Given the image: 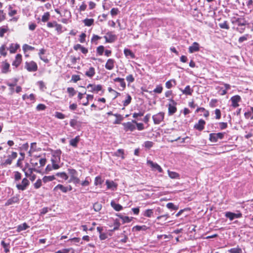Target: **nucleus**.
<instances>
[{
	"label": "nucleus",
	"mask_w": 253,
	"mask_h": 253,
	"mask_svg": "<svg viewBox=\"0 0 253 253\" xmlns=\"http://www.w3.org/2000/svg\"><path fill=\"white\" fill-rule=\"evenodd\" d=\"M69 174L70 176V178L69 180V182H73L75 184H78L80 183V180L77 177V172L75 169H69Z\"/></svg>",
	"instance_id": "obj_1"
},
{
	"label": "nucleus",
	"mask_w": 253,
	"mask_h": 253,
	"mask_svg": "<svg viewBox=\"0 0 253 253\" xmlns=\"http://www.w3.org/2000/svg\"><path fill=\"white\" fill-rule=\"evenodd\" d=\"M25 68L29 72H35L38 70V66L36 62L31 61L25 63Z\"/></svg>",
	"instance_id": "obj_2"
},
{
	"label": "nucleus",
	"mask_w": 253,
	"mask_h": 253,
	"mask_svg": "<svg viewBox=\"0 0 253 253\" xmlns=\"http://www.w3.org/2000/svg\"><path fill=\"white\" fill-rule=\"evenodd\" d=\"M29 183V180L26 178H24L22 179L21 183L16 184V187L18 190L24 191L26 189Z\"/></svg>",
	"instance_id": "obj_3"
},
{
	"label": "nucleus",
	"mask_w": 253,
	"mask_h": 253,
	"mask_svg": "<svg viewBox=\"0 0 253 253\" xmlns=\"http://www.w3.org/2000/svg\"><path fill=\"white\" fill-rule=\"evenodd\" d=\"M165 114L163 112H160L152 117L155 124L158 125L162 122L164 118Z\"/></svg>",
	"instance_id": "obj_4"
},
{
	"label": "nucleus",
	"mask_w": 253,
	"mask_h": 253,
	"mask_svg": "<svg viewBox=\"0 0 253 253\" xmlns=\"http://www.w3.org/2000/svg\"><path fill=\"white\" fill-rule=\"evenodd\" d=\"M224 136V133L219 132L217 133H212L210 134V140L213 142H216L218 139H221Z\"/></svg>",
	"instance_id": "obj_5"
},
{
	"label": "nucleus",
	"mask_w": 253,
	"mask_h": 253,
	"mask_svg": "<svg viewBox=\"0 0 253 253\" xmlns=\"http://www.w3.org/2000/svg\"><path fill=\"white\" fill-rule=\"evenodd\" d=\"M170 103L169 104L168 112L169 115H172L175 113L177 110L175 107L176 103L172 99L170 100Z\"/></svg>",
	"instance_id": "obj_6"
},
{
	"label": "nucleus",
	"mask_w": 253,
	"mask_h": 253,
	"mask_svg": "<svg viewBox=\"0 0 253 253\" xmlns=\"http://www.w3.org/2000/svg\"><path fill=\"white\" fill-rule=\"evenodd\" d=\"M147 164L152 169V170H157L159 172H162L163 169L157 163L153 162L151 160H147Z\"/></svg>",
	"instance_id": "obj_7"
},
{
	"label": "nucleus",
	"mask_w": 253,
	"mask_h": 253,
	"mask_svg": "<svg viewBox=\"0 0 253 253\" xmlns=\"http://www.w3.org/2000/svg\"><path fill=\"white\" fill-rule=\"evenodd\" d=\"M104 38L107 42H113L116 39V36L111 32L107 33Z\"/></svg>",
	"instance_id": "obj_8"
},
{
	"label": "nucleus",
	"mask_w": 253,
	"mask_h": 253,
	"mask_svg": "<svg viewBox=\"0 0 253 253\" xmlns=\"http://www.w3.org/2000/svg\"><path fill=\"white\" fill-rule=\"evenodd\" d=\"M19 196L16 195L9 199L5 204V206H8L15 203H17L19 201Z\"/></svg>",
	"instance_id": "obj_9"
},
{
	"label": "nucleus",
	"mask_w": 253,
	"mask_h": 253,
	"mask_svg": "<svg viewBox=\"0 0 253 253\" xmlns=\"http://www.w3.org/2000/svg\"><path fill=\"white\" fill-rule=\"evenodd\" d=\"M241 100V97L239 95H235L231 98L232 106L236 108L239 106L238 102Z\"/></svg>",
	"instance_id": "obj_10"
},
{
	"label": "nucleus",
	"mask_w": 253,
	"mask_h": 253,
	"mask_svg": "<svg viewBox=\"0 0 253 253\" xmlns=\"http://www.w3.org/2000/svg\"><path fill=\"white\" fill-rule=\"evenodd\" d=\"M132 123V122H127L123 124L126 131L128 130L133 131L135 129V126Z\"/></svg>",
	"instance_id": "obj_11"
},
{
	"label": "nucleus",
	"mask_w": 253,
	"mask_h": 253,
	"mask_svg": "<svg viewBox=\"0 0 253 253\" xmlns=\"http://www.w3.org/2000/svg\"><path fill=\"white\" fill-rule=\"evenodd\" d=\"M205 121L202 119L199 121L197 124L194 125V128L199 131L202 130L204 128V125H205Z\"/></svg>",
	"instance_id": "obj_12"
},
{
	"label": "nucleus",
	"mask_w": 253,
	"mask_h": 253,
	"mask_svg": "<svg viewBox=\"0 0 253 253\" xmlns=\"http://www.w3.org/2000/svg\"><path fill=\"white\" fill-rule=\"evenodd\" d=\"M87 88L88 89H90V91H96L97 92H98L99 91L101 90L102 86L100 84L96 85H93V84H89L87 86Z\"/></svg>",
	"instance_id": "obj_13"
},
{
	"label": "nucleus",
	"mask_w": 253,
	"mask_h": 253,
	"mask_svg": "<svg viewBox=\"0 0 253 253\" xmlns=\"http://www.w3.org/2000/svg\"><path fill=\"white\" fill-rule=\"evenodd\" d=\"M114 60L112 59H109L105 65V68L109 70H112L114 67Z\"/></svg>",
	"instance_id": "obj_14"
},
{
	"label": "nucleus",
	"mask_w": 253,
	"mask_h": 253,
	"mask_svg": "<svg viewBox=\"0 0 253 253\" xmlns=\"http://www.w3.org/2000/svg\"><path fill=\"white\" fill-rule=\"evenodd\" d=\"M22 61V55L20 54L16 55L15 60L12 62V65L15 67L18 66Z\"/></svg>",
	"instance_id": "obj_15"
},
{
	"label": "nucleus",
	"mask_w": 253,
	"mask_h": 253,
	"mask_svg": "<svg viewBox=\"0 0 253 253\" xmlns=\"http://www.w3.org/2000/svg\"><path fill=\"white\" fill-rule=\"evenodd\" d=\"M183 94L185 95H191L193 89L191 88L190 85H187L184 89H180Z\"/></svg>",
	"instance_id": "obj_16"
},
{
	"label": "nucleus",
	"mask_w": 253,
	"mask_h": 253,
	"mask_svg": "<svg viewBox=\"0 0 253 253\" xmlns=\"http://www.w3.org/2000/svg\"><path fill=\"white\" fill-rule=\"evenodd\" d=\"M199 50V44L196 42H194L192 45L190 46L189 47V51L190 53H193L194 52L198 51Z\"/></svg>",
	"instance_id": "obj_17"
},
{
	"label": "nucleus",
	"mask_w": 253,
	"mask_h": 253,
	"mask_svg": "<svg viewBox=\"0 0 253 253\" xmlns=\"http://www.w3.org/2000/svg\"><path fill=\"white\" fill-rule=\"evenodd\" d=\"M114 82H119L121 87L122 88L121 90H124L126 88V83L123 78H117L114 79Z\"/></svg>",
	"instance_id": "obj_18"
},
{
	"label": "nucleus",
	"mask_w": 253,
	"mask_h": 253,
	"mask_svg": "<svg viewBox=\"0 0 253 253\" xmlns=\"http://www.w3.org/2000/svg\"><path fill=\"white\" fill-rule=\"evenodd\" d=\"M80 140V138L79 136H77L75 138L72 139L70 141V145L76 147L77 146V144Z\"/></svg>",
	"instance_id": "obj_19"
},
{
	"label": "nucleus",
	"mask_w": 253,
	"mask_h": 253,
	"mask_svg": "<svg viewBox=\"0 0 253 253\" xmlns=\"http://www.w3.org/2000/svg\"><path fill=\"white\" fill-rule=\"evenodd\" d=\"M45 50L43 49V48H42V49L40 50V52L39 53V55L40 56V59L44 61L45 63H48L49 62L48 59L46 57L42 56V55L44 54L45 53Z\"/></svg>",
	"instance_id": "obj_20"
},
{
	"label": "nucleus",
	"mask_w": 253,
	"mask_h": 253,
	"mask_svg": "<svg viewBox=\"0 0 253 253\" xmlns=\"http://www.w3.org/2000/svg\"><path fill=\"white\" fill-rule=\"evenodd\" d=\"M111 205L116 211H120L123 209V207L121 205L115 203L114 201L111 202Z\"/></svg>",
	"instance_id": "obj_21"
},
{
	"label": "nucleus",
	"mask_w": 253,
	"mask_h": 253,
	"mask_svg": "<svg viewBox=\"0 0 253 253\" xmlns=\"http://www.w3.org/2000/svg\"><path fill=\"white\" fill-rule=\"evenodd\" d=\"M106 184L108 189H114L117 187V185L113 181H110L107 180L106 181Z\"/></svg>",
	"instance_id": "obj_22"
},
{
	"label": "nucleus",
	"mask_w": 253,
	"mask_h": 253,
	"mask_svg": "<svg viewBox=\"0 0 253 253\" xmlns=\"http://www.w3.org/2000/svg\"><path fill=\"white\" fill-rule=\"evenodd\" d=\"M60 189L63 192L66 193L68 191V188L67 187H65L61 184H58L54 189V190Z\"/></svg>",
	"instance_id": "obj_23"
},
{
	"label": "nucleus",
	"mask_w": 253,
	"mask_h": 253,
	"mask_svg": "<svg viewBox=\"0 0 253 253\" xmlns=\"http://www.w3.org/2000/svg\"><path fill=\"white\" fill-rule=\"evenodd\" d=\"M85 75L88 77L91 78L95 74V69L93 67H90L89 70L85 72Z\"/></svg>",
	"instance_id": "obj_24"
},
{
	"label": "nucleus",
	"mask_w": 253,
	"mask_h": 253,
	"mask_svg": "<svg viewBox=\"0 0 253 253\" xmlns=\"http://www.w3.org/2000/svg\"><path fill=\"white\" fill-rule=\"evenodd\" d=\"M168 172L169 176L171 178H173V179L177 178H179V174L175 172L171 171L169 170H168Z\"/></svg>",
	"instance_id": "obj_25"
},
{
	"label": "nucleus",
	"mask_w": 253,
	"mask_h": 253,
	"mask_svg": "<svg viewBox=\"0 0 253 253\" xmlns=\"http://www.w3.org/2000/svg\"><path fill=\"white\" fill-rule=\"evenodd\" d=\"M29 226L26 223H24L21 225H19L17 227V231L20 232L27 229Z\"/></svg>",
	"instance_id": "obj_26"
},
{
	"label": "nucleus",
	"mask_w": 253,
	"mask_h": 253,
	"mask_svg": "<svg viewBox=\"0 0 253 253\" xmlns=\"http://www.w3.org/2000/svg\"><path fill=\"white\" fill-rule=\"evenodd\" d=\"M131 101V97L130 95L128 94H127L126 95V99L123 101V105L124 106H127L128 105H129Z\"/></svg>",
	"instance_id": "obj_27"
},
{
	"label": "nucleus",
	"mask_w": 253,
	"mask_h": 253,
	"mask_svg": "<svg viewBox=\"0 0 253 253\" xmlns=\"http://www.w3.org/2000/svg\"><path fill=\"white\" fill-rule=\"evenodd\" d=\"M9 66V64L6 62H3L2 69V72L3 73H6L8 71Z\"/></svg>",
	"instance_id": "obj_28"
},
{
	"label": "nucleus",
	"mask_w": 253,
	"mask_h": 253,
	"mask_svg": "<svg viewBox=\"0 0 253 253\" xmlns=\"http://www.w3.org/2000/svg\"><path fill=\"white\" fill-rule=\"evenodd\" d=\"M114 116L117 118V119L115 121L114 124H120L121 122L123 120V117L120 114H114Z\"/></svg>",
	"instance_id": "obj_29"
},
{
	"label": "nucleus",
	"mask_w": 253,
	"mask_h": 253,
	"mask_svg": "<svg viewBox=\"0 0 253 253\" xmlns=\"http://www.w3.org/2000/svg\"><path fill=\"white\" fill-rule=\"evenodd\" d=\"M124 54L126 56H130L131 58H134V54L128 49H124Z\"/></svg>",
	"instance_id": "obj_30"
},
{
	"label": "nucleus",
	"mask_w": 253,
	"mask_h": 253,
	"mask_svg": "<svg viewBox=\"0 0 253 253\" xmlns=\"http://www.w3.org/2000/svg\"><path fill=\"white\" fill-rule=\"evenodd\" d=\"M55 179V178L54 175L48 176H45L43 177L42 180L44 183H46L48 181H52Z\"/></svg>",
	"instance_id": "obj_31"
},
{
	"label": "nucleus",
	"mask_w": 253,
	"mask_h": 253,
	"mask_svg": "<svg viewBox=\"0 0 253 253\" xmlns=\"http://www.w3.org/2000/svg\"><path fill=\"white\" fill-rule=\"evenodd\" d=\"M56 175L58 177H60V178H61L62 179H64V180H67L68 178V175L64 172H58L56 174Z\"/></svg>",
	"instance_id": "obj_32"
},
{
	"label": "nucleus",
	"mask_w": 253,
	"mask_h": 253,
	"mask_svg": "<svg viewBox=\"0 0 253 253\" xmlns=\"http://www.w3.org/2000/svg\"><path fill=\"white\" fill-rule=\"evenodd\" d=\"M94 22L93 19H85L84 20V23L85 26H91Z\"/></svg>",
	"instance_id": "obj_33"
},
{
	"label": "nucleus",
	"mask_w": 253,
	"mask_h": 253,
	"mask_svg": "<svg viewBox=\"0 0 253 253\" xmlns=\"http://www.w3.org/2000/svg\"><path fill=\"white\" fill-rule=\"evenodd\" d=\"M1 245H2V246L3 247V248L4 249V252L5 253H8L9 252V244H6L4 242V241H2L1 242Z\"/></svg>",
	"instance_id": "obj_34"
},
{
	"label": "nucleus",
	"mask_w": 253,
	"mask_h": 253,
	"mask_svg": "<svg viewBox=\"0 0 253 253\" xmlns=\"http://www.w3.org/2000/svg\"><path fill=\"white\" fill-rule=\"evenodd\" d=\"M236 22L239 26H245L247 24V21L244 19L238 18Z\"/></svg>",
	"instance_id": "obj_35"
},
{
	"label": "nucleus",
	"mask_w": 253,
	"mask_h": 253,
	"mask_svg": "<svg viewBox=\"0 0 253 253\" xmlns=\"http://www.w3.org/2000/svg\"><path fill=\"white\" fill-rule=\"evenodd\" d=\"M153 214V210L148 209L146 210L144 213V216L148 217H150Z\"/></svg>",
	"instance_id": "obj_36"
},
{
	"label": "nucleus",
	"mask_w": 253,
	"mask_h": 253,
	"mask_svg": "<svg viewBox=\"0 0 253 253\" xmlns=\"http://www.w3.org/2000/svg\"><path fill=\"white\" fill-rule=\"evenodd\" d=\"M228 252L230 253H242V251L239 248H232L230 249Z\"/></svg>",
	"instance_id": "obj_37"
},
{
	"label": "nucleus",
	"mask_w": 253,
	"mask_h": 253,
	"mask_svg": "<svg viewBox=\"0 0 253 253\" xmlns=\"http://www.w3.org/2000/svg\"><path fill=\"white\" fill-rule=\"evenodd\" d=\"M19 47L18 44L14 45L13 44H11L10 47V52L11 53H15L18 48Z\"/></svg>",
	"instance_id": "obj_38"
},
{
	"label": "nucleus",
	"mask_w": 253,
	"mask_h": 253,
	"mask_svg": "<svg viewBox=\"0 0 253 253\" xmlns=\"http://www.w3.org/2000/svg\"><path fill=\"white\" fill-rule=\"evenodd\" d=\"M219 26L220 28H221L222 29H227V30L229 29V26L227 21H224L223 23H219Z\"/></svg>",
	"instance_id": "obj_39"
},
{
	"label": "nucleus",
	"mask_w": 253,
	"mask_h": 253,
	"mask_svg": "<svg viewBox=\"0 0 253 253\" xmlns=\"http://www.w3.org/2000/svg\"><path fill=\"white\" fill-rule=\"evenodd\" d=\"M132 122L133 123H134V124H135L136 125L137 129L139 130H143L144 129V126H143V124H142V123H138L136 122V121L135 120H132Z\"/></svg>",
	"instance_id": "obj_40"
},
{
	"label": "nucleus",
	"mask_w": 253,
	"mask_h": 253,
	"mask_svg": "<svg viewBox=\"0 0 253 253\" xmlns=\"http://www.w3.org/2000/svg\"><path fill=\"white\" fill-rule=\"evenodd\" d=\"M167 207L169 209H172L173 210H177L178 209V207L174 205L172 203H169L167 204Z\"/></svg>",
	"instance_id": "obj_41"
},
{
	"label": "nucleus",
	"mask_w": 253,
	"mask_h": 253,
	"mask_svg": "<svg viewBox=\"0 0 253 253\" xmlns=\"http://www.w3.org/2000/svg\"><path fill=\"white\" fill-rule=\"evenodd\" d=\"M102 208V205L101 204L96 203L93 205V209L95 211H99Z\"/></svg>",
	"instance_id": "obj_42"
},
{
	"label": "nucleus",
	"mask_w": 253,
	"mask_h": 253,
	"mask_svg": "<svg viewBox=\"0 0 253 253\" xmlns=\"http://www.w3.org/2000/svg\"><path fill=\"white\" fill-rule=\"evenodd\" d=\"M49 13L48 12L45 13L42 16V22H46L49 18Z\"/></svg>",
	"instance_id": "obj_43"
},
{
	"label": "nucleus",
	"mask_w": 253,
	"mask_h": 253,
	"mask_svg": "<svg viewBox=\"0 0 253 253\" xmlns=\"http://www.w3.org/2000/svg\"><path fill=\"white\" fill-rule=\"evenodd\" d=\"M67 91L69 93L70 97L73 96L76 93V91L73 87H68L67 88Z\"/></svg>",
	"instance_id": "obj_44"
},
{
	"label": "nucleus",
	"mask_w": 253,
	"mask_h": 253,
	"mask_svg": "<svg viewBox=\"0 0 253 253\" xmlns=\"http://www.w3.org/2000/svg\"><path fill=\"white\" fill-rule=\"evenodd\" d=\"M103 182V180L102 179V178L100 176H97L95 179L94 184L95 185L101 184Z\"/></svg>",
	"instance_id": "obj_45"
},
{
	"label": "nucleus",
	"mask_w": 253,
	"mask_h": 253,
	"mask_svg": "<svg viewBox=\"0 0 253 253\" xmlns=\"http://www.w3.org/2000/svg\"><path fill=\"white\" fill-rule=\"evenodd\" d=\"M34 49H35V48L34 47L29 45L27 44H25L23 46V49L24 51H26L27 50H33Z\"/></svg>",
	"instance_id": "obj_46"
},
{
	"label": "nucleus",
	"mask_w": 253,
	"mask_h": 253,
	"mask_svg": "<svg viewBox=\"0 0 253 253\" xmlns=\"http://www.w3.org/2000/svg\"><path fill=\"white\" fill-rule=\"evenodd\" d=\"M60 161V158L59 157L53 156V158H51V161L52 163V165L53 164L58 163Z\"/></svg>",
	"instance_id": "obj_47"
},
{
	"label": "nucleus",
	"mask_w": 253,
	"mask_h": 253,
	"mask_svg": "<svg viewBox=\"0 0 253 253\" xmlns=\"http://www.w3.org/2000/svg\"><path fill=\"white\" fill-rule=\"evenodd\" d=\"M21 179V174L18 171L14 172V179L15 181H19Z\"/></svg>",
	"instance_id": "obj_48"
},
{
	"label": "nucleus",
	"mask_w": 253,
	"mask_h": 253,
	"mask_svg": "<svg viewBox=\"0 0 253 253\" xmlns=\"http://www.w3.org/2000/svg\"><path fill=\"white\" fill-rule=\"evenodd\" d=\"M163 90V87L161 85H157L156 87L154 89V92L155 93H161Z\"/></svg>",
	"instance_id": "obj_49"
},
{
	"label": "nucleus",
	"mask_w": 253,
	"mask_h": 253,
	"mask_svg": "<svg viewBox=\"0 0 253 253\" xmlns=\"http://www.w3.org/2000/svg\"><path fill=\"white\" fill-rule=\"evenodd\" d=\"M225 216L226 217L229 218L230 220H233L234 218V213L231 212H227L225 214Z\"/></svg>",
	"instance_id": "obj_50"
},
{
	"label": "nucleus",
	"mask_w": 253,
	"mask_h": 253,
	"mask_svg": "<svg viewBox=\"0 0 253 253\" xmlns=\"http://www.w3.org/2000/svg\"><path fill=\"white\" fill-rule=\"evenodd\" d=\"M153 145V142L152 141H147L145 142L144 146L147 148H150Z\"/></svg>",
	"instance_id": "obj_51"
},
{
	"label": "nucleus",
	"mask_w": 253,
	"mask_h": 253,
	"mask_svg": "<svg viewBox=\"0 0 253 253\" xmlns=\"http://www.w3.org/2000/svg\"><path fill=\"white\" fill-rule=\"evenodd\" d=\"M42 186V180L39 179L34 184V187L36 189L39 188Z\"/></svg>",
	"instance_id": "obj_52"
},
{
	"label": "nucleus",
	"mask_w": 253,
	"mask_h": 253,
	"mask_svg": "<svg viewBox=\"0 0 253 253\" xmlns=\"http://www.w3.org/2000/svg\"><path fill=\"white\" fill-rule=\"evenodd\" d=\"M93 95H90V94L87 95L86 103H83V105L86 106L88 104V100H92V99H93Z\"/></svg>",
	"instance_id": "obj_53"
},
{
	"label": "nucleus",
	"mask_w": 253,
	"mask_h": 253,
	"mask_svg": "<svg viewBox=\"0 0 253 253\" xmlns=\"http://www.w3.org/2000/svg\"><path fill=\"white\" fill-rule=\"evenodd\" d=\"M104 47L103 45H100L97 48V52L99 55H102L104 51Z\"/></svg>",
	"instance_id": "obj_54"
},
{
	"label": "nucleus",
	"mask_w": 253,
	"mask_h": 253,
	"mask_svg": "<svg viewBox=\"0 0 253 253\" xmlns=\"http://www.w3.org/2000/svg\"><path fill=\"white\" fill-rule=\"evenodd\" d=\"M119 9L117 8H113L111 10L110 13L112 16H115L118 14L119 13Z\"/></svg>",
	"instance_id": "obj_55"
},
{
	"label": "nucleus",
	"mask_w": 253,
	"mask_h": 253,
	"mask_svg": "<svg viewBox=\"0 0 253 253\" xmlns=\"http://www.w3.org/2000/svg\"><path fill=\"white\" fill-rule=\"evenodd\" d=\"M55 117L60 119H63L65 118V115L60 112H56Z\"/></svg>",
	"instance_id": "obj_56"
},
{
	"label": "nucleus",
	"mask_w": 253,
	"mask_h": 253,
	"mask_svg": "<svg viewBox=\"0 0 253 253\" xmlns=\"http://www.w3.org/2000/svg\"><path fill=\"white\" fill-rule=\"evenodd\" d=\"M122 219L123 222H129L131 221V219L128 216H119Z\"/></svg>",
	"instance_id": "obj_57"
},
{
	"label": "nucleus",
	"mask_w": 253,
	"mask_h": 253,
	"mask_svg": "<svg viewBox=\"0 0 253 253\" xmlns=\"http://www.w3.org/2000/svg\"><path fill=\"white\" fill-rule=\"evenodd\" d=\"M5 19V14L4 13L3 11L0 10V22L3 21Z\"/></svg>",
	"instance_id": "obj_58"
},
{
	"label": "nucleus",
	"mask_w": 253,
	"mask_h": 253,
	"mask_svg": "<svg viewBox=\"0 0 253 253\" xmlns=\"http://www.w3.org/2000/svg\"><path fill=\"white\" fill-rule=\"evenodd\" d=\"M5 47L4 45H2L0 47V53L2 55L5 56L6 55V52H5Z\"/></svg>",
	"instance_id": "obj_59"
},
{
	"label": "nucleus",
	"mask_w": 253,
	"mask_h": 253,
	"mask_svg": "<svg viewBox=\"0 0 253 253\" xmlns=\"http://www.w3.org/2000/svg\"><path fill=\"white\" fill-rule=\"evenodd\" d=\"M215 114L216 115V117H215L216 119H219L221 117V113H220V110L218 109H215Z\"/></svg>",
	"instance_id": "obj_60"
},
{
	"label": "nucleus",
	"mask_w": 253,
	"mask_h": 253,
	"mask_svg": "<svg viewBox=\"0 0 253 253\" xmlns=\"http://www.w3.org/2000/svg\"><path fill=\"white\" fill-rule=\"evenodd\" d=\"M126 80L129 83H132L134 81V79L132 75H129L126 77Z\"/></svg>",
	"instance_id": "obj_61"
},
{
	"label": "nucleus",
	"mask_w": 253,
	"mask_h": 253,
	"mask_svg": "<svg viewBox=\"0 0 253 253\" xmlns=\"http://www.w3.org/2000/svg\"><path fill=\"white\" fill-rule=\"evenodd\" d=\"M72 80L74 82L76 83L81 80V78L79 75H73L72 77Z\"/></svg>",
	"instance_id": "obj_62"
},
{
	"label": "nucleus",
	"mask_w": 253,
	"mask_h": 253,
	"mask_svg": "<svg viewBox=\"0 0 253 253\" xmlns=\"http://www.w3.org/2000/svg\"><path fill=\"white\" fill-rule=\"evenodd\" d=\"M86 37V35L84 33H82L80 36V42L82 43H83L85 42V38Z\"/></svg>",
	"instance_id": "obj_63"
},
{
	"label": "nucleus",
	"mask_w": 253,
	"mask_h": 253,
	"mask_svg": "<svg viewBox=\"0 0 253 253\" xmlns=\"http://www.w3.org/2000/svg\"><path fill=\"white\" fill-rule=\"evenodd\" d=\"M77 124V121L76 120L72 119L70 122V125L72 127H74Z\"/></svg>",
	"instance_id": "obj_64"
}]
</instances>
